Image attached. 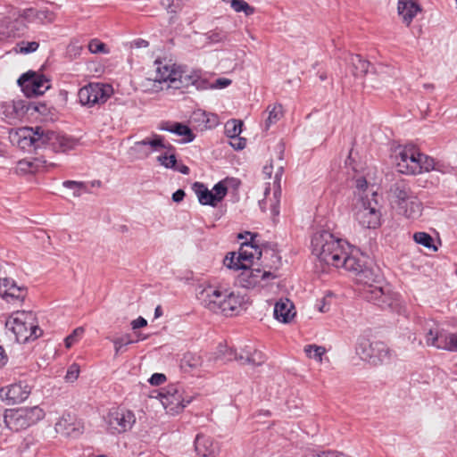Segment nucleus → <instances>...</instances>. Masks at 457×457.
Segmentation results:
<instances>
[{
    "label": "nucleus",
    "instance_id": "b1692460",
    "mask_svg": "<svg viewBox=\"0 0 457 457\" xmlns=\"http://www.w3.org/2000/svg\"><path fill=\"white\" fill-rule=\"evenodd\" d=\"M158 129L163 131H169L178 136L184 137L183 143H190L195 139V135L188 126L179 122L162 121Z\"/></svg>",
    "mask_w": 457,
    "mask_h": 457
},
{
    "label": "nucleus",
    "instance_id": "4c0bfd02",
    "mask_svg": "<svg viewBox=\"0 0 457 457\" xmlns=\"http://www.w3.org/2000/svg\"><path fill=\"white\" fill-rule=\"evenodd\" d=\"M223 263L230 270L241 271L248 265L247 263L243 262V261L237 262V253L235 252L228 253L223 260Z\"/></svg>",
    "mask_w": 457,
    "mask_h": 457
},
{
    "label": "nucleus",
    "instance_id": "cd10ccee",
    "mask_svg": "<svg viewBox=\"0 0 457 457\" xmlns=\"http://www.w3.org/2000/svg\"><path fill=\"white\" fill-rule=\"evenodd\" d=\"M46 161L42 158L23 159L18 162L16 172L21 174L36 173L46 168Z\"/></svg>",
    "mask_w": 457,
    "mask_h": 457
},
{
    "label": "nucleus",
    "instance_id": "338daca9",
    "mask_svg": "<svg viewBox=\"0 0 457 457\" xmlns=\"http://www.w3.org/2000/svg\"><path fill=\"white\" fill-rule=\"evenodd\" d=\"M315 457H344L341 454H338L336 452H322L319 454H317Z\"/></svg>",
    "mask_w": 457,
    "mask_h": 457
},
{
    "label": "nucleus",
    "instance_id": "c85d7f7f",
    "mask_svg": "<svg viewBox=\"0 0 457 457\" xmlns=\"http://www.w3.org/2000/svg\"><path fill=\"white\" fill-rule=\"evenodd\" d=\"M392 196L397 207L408 202L415 195L411 187L403 181L395 183L391 187Z\"/></svg>",
    "mask_w": 457,
    "mask_h": 457
},
{
    "label": "nucleus",
    "instance_id": "c03bdc74",
    "mask_svg": "<svg viewBox=\"0 0 457 457\" xmlns=\"http://www.w3.org/2000/svg\"><path fill=\"white\" fill-rule=\"evenodd\" d=\"M157 161L161 165L167 169H175V165L177 164V158L174 154V151H167L165 154L159 155L157 157Z\"/></svg>",
    "mask_w": 457,
    "mask_h": 457
},
{
    "label": "nucleus",
    "instance_id": "20e7f679",
    "mask_svg": "<svg viewBox=\"0 0 457 457\" xmlns=\"http://www.w3.org/2000/svg\"><path fill=\"white\" fill-rule=\"evenodd\" d=\"M158 395L166 411L172 415L180 413L196 397L192 389L180 383L168 385Z\"/></svg>",
    "mask_w": 457,
    "mask_h": 457
},
{
    "label": "nucleus",
    "instance_id": "c9c22d12",
    "mask_svg": "<svg viewBox=\"0 0 457 457\" xmlns=\"http://www.w3.org/2000/svg\"><path fill=\"white\" fill-rule=\"evenodd\" d=\"M114 346V353L115 356L123 353L126 351L125 346L135 343L134 340L131 339V336L129 334H125L119 337H114L111 339Z\"/></svg>",
    "mask_w": 457,
    "mask_h": 457
},
{
    "label": "nucleus",
    "instance_id": "f704fd0d",
    "mask_svg": "<svg viewBox=\"0 0 457 457\" xmlns=\"http://www.w3.org/2000/svg\"><path fill=\"white\" fill-rule=\"evenodd\" d=\"M202 363V357L196 353H186L181 360V367H188L192 370L201 367Z\"/></svg>",
    "mask_w": 457,
    "mask_h": 457
},
{
    "label": "nucleus",
    "instance_id": "603ef678",
    "mask_svg": "<svg viewBox=\"0 0 457 457\" xmlns=\"http://www.w3.org/2000/svg\"><path fill=\"white\" fill-rule=\"evenodd\" d=\"M79 375V366L77 363H72L67 370L65 380L67 382H74Z\"/></svg>",
    "mask_w": 457,
    "mask_h": 457
},
{
    "label": "nucleus",
    "instance_id": "8fccbe9b",
    "mask_svg": "<svg viewBox=\"0 0 457 457\" xmlns=\"http://www.w3.org/2000/svg\"><path fill=\"white\" fill-rule=\"evenodd\" d=\"M84 333V328L79 327L65 338V345L67 348L71 347Z\"/></svg>",
    "mask_w": 457,
    "mask_h": 457
},
{
    "label": "nucleus",
    "instance_id": "774afa93",
    "mask_svg": "<svg viewBox=\"0 0 457 457\" xmlns=\"http://www.w3.org/2000/svg\"><path fill=\"white\" fill-rule=\"evenodd\" d=\"M174 170H178L180 173L185 174V175H187L189 173V168L187 165H184V164H181V165H179V166L175 165V169Z\"/></svg>",
    "mask_w": 457,
    "mask_h": 457
},
{
    "label": "nucleus",
    "instance_id": "a878e982",
    "mask_svg": "<svg viewBox=\"0 0 457 457\" xmlns=\"http://www.w3.org/2000/svg\"><path fill=\"white\" fill-rule=\"evenodd\" d=\"M174 81V85H172L173 88H187L189 86H195L197 88L201 85L200 75L197 72H187L182 70H179V75H177L176 79H172Z\"/></svg>",
    "mask_w": 457,
    "mask_h": 457
},
{
    "label": "nucleus",
    "instance_id": "0e129e2a",
    "mask_svg": "<svg viewBox=\"0 0 457 457\" xmlns=\"http://www.w3.org/2000/svg\"><path fill=\"white\" fill-rule=\"evenodd\" d=\"M355 186L359 190H365L368 186L366 179L364 177L356 179Z\"/></svg>",
    "mask_w": 457,
    "mask_h": 457
},
{
    "label": "nucleus",
    "instance_id": "f3484780",
    "mask_svg": "<svg viewBox=\"0 0 457 457\" xmlns=\"http://www.w3.org/2000/svg\"><path fill=\"white\" fill-rule=\"evenodd\" d=\"M30 394V387L22 382L12 384L0 389V398L7 404H16L25 401Z\"/></svg>",
    "mask_w": 457,
    "mask_h": 457
},
{
    "label": "nucleus",
    "instance_id": "7c9ffc66",
    "mask_svg": "<svg viewBox=\"0 0 457 457\" xmlns=\"http://www.w3.org/2000/svg\"><path fill=\"white\" fill-rule=\"evenodd\" d=\"M295 316L294 304L288 299H281L274 307V317L284 323L289 322Z\"/></svg>",
    "mask_w": 457,
    "mask_h": 457
},
{
    "label": "nucleus",
    "instance_id": "1a4fd4ad",
    "mask_svg": "<svg viewBox=\"0 0 457 457\" xmlns=\"http://www.w3.org/2000/svg\"><path fill=\"white\" fill-rule=\"evenodd\" d=\"M261 268H253L248 265L237 275L236 283L243 288L253 289L266 286L276 275L270 270Z\"/></svg>",
    "mask_w": 457,
    "mask_h": 457
},
{
    "label": "nucleus",
    "instance_id": "a18cd8bd",
    "mask_svg": "<svg viewBox=\"0 0 457 457\" xmlns=\"http://www.w3.org/2000/svg\"><path fill=\"white\" fill-rule=\"evenodd\" d=\"M64 187L75 189L74 196H80L82 193H88V189L87 188V185L84 182H78L74 180H65L62 183Z\"/></svg>",
    "mask_w": 457,
    "mask_h": 457
},
{
    "label": "nucleus",
    "instance_id": "473e14b6",
    "mask_svg": "<svg viewBox=\"0 0 457 457\" xmlns=\"http://www.w3.org/2000/svg\"><path fill=\"white\" fill-rule=\"evenodd\" d=\"M268 114L264 121L265 129L268 130L272 125L276 124L284 114L283 106L280 104L269 105L265 111Z\"/></svg>",
    "mask_w": 457,
    "mask_h": 457
},
{
    "label": "nucleus",
    "instance_id": "6ab92c4d",
    "mask_svg": "<svg viewBox=\"0 0 457 457\" xmlns=\"http://www.w3.org/2000/svg\"><path fill=\"white\" fill-rule=\"evenodd\" d=\"M422 11L417 0H399L397 4L398 15L406 26H410L416 15Z\"/></svg>",
    "mask_w": 457,
    "mask_h": 457
},
{
    "label": "nucleus",
    "instance_id": "423d86ee",
    "mask_svg": "<svg viewBox=\"0 0 457 457\" xmlns=\"http://www.w3.org/2000/svg\"><path fill=\"white\" fill-rule=\"evenodd\" d=\"M356 353L362 361L372 365L383 364L390 361L392 357L391 350L383 342H370L364 337L357 339Z\"/></svg>",
    "mask_w": 457,
    "mask_h": 457
},
{
    "label": "nucleus",
    "instance_id": "f03ea898",
    "mask_svg": "<svg viewBox=\"0 0 457 457\" xmlns=\"http://www.w3.org/2000/svg\"><path fill=\"white\" fill-rule=\"evenodd\" d=\"M6 327L15 335L16 341L21 344L38 338L43 333L32 312H13L7 319Z\"/></svg>",
    "mask_w": 457,
    "mask_h": 457
},
{
    "label": "nucleus",
    "instance_id": "6e6552de",
    "mask_svg": "<svg viewBox=\"0 0 457 457\" xmlns=\"http://www.w3.org/2000/svg\"><path fill=\"white\" fill-rule=\"evenodd\" d=\"M46 131L41 127L36 129L23 127L11 135V140L21 149L31 151L45 146Z\"/></svg>",
    "mask_w": 457,
    "mask_h": 457
},
{
    "label": "nucleus",
    "instance_id": "412c9836",
    "mask_svg": "<svg viewBox=\"0 0 457 457\" xmlns=\"http://www.w3.org/2000/svg\"><path fill=\"white\" fill-rule=\"evenodd\" d=\"M195 448L198 455L202 457H213L220 452L218 443L210 436L197 435L195 440Z\"/></svg>",
    "mask_w": 457,
    "mask_h": 457
},
{
    "label": "nucleus",
    "instance_id": "5701e85b",
    "mask_svg": "<svg viewBox=\"0 0 457 457\" xmlns=\"http://www.w3.org/2000/svg\"><path fill=\"white\" fill-rule=\"evenodd\" d=\"M37 10L34 8H28L22 11L12 9L11 12V17L14 20V22L17 24L11 27V32L13 36H16L18 33L14 31V29L17 31L21 30V28L23 29L25 27L24 21H37Z\"/></svg>",
    "mask_w": 457,
    "mask_h": 457
},
{
    "label": "nucleus",
    "instance_id": "bf43d9fd",
    "mask_svg": "<svg viewBox=\"0 0 457 457\" xmlns=\"http://www.w3.org/2000/svg\"><path fill=\"white\" fill-rule=\"evenodd\" d=\"M166 377L162 373H154L149 378V383L153 386H159L164 383Z\"/></svg>",
    "mask_w": 457,
    "mask_h": 457
},
{
    "label": "nucleus",
    "instance_id": "6e6d98bb",
    "mask_svg": "<svg viewBox=\"0 0 457 457\" xmlns=\"http://www.w3.org/2000/svg\"><path fill=\"white\" fill-rule=\"evenodd\" d=\"M54 20V13L49 10H37V21L53 22Z\"/></svg>",
    "mask_w": 457,
    "mask_h": 457
},
{
    "label": "nucleus",
    "instance_id": "e433bc0d",
    "mask_svg": "<svg viewBox=\"0 0 457 457\" xmlns=\"http://www.w3.org/2000/svg\"><path fill=\"white\" fill-rule=\"evenodd\" d=\"M224 3L228 4L230 7L236 12H243L246 16L252 15L254 12V8L249 5L245 0H222Z\"/></svg>",
    "mask_w": 457,
    "mask_h": 457
},
{
    "label": "nucleus",
    "instance_id": "e2e57ef3",
    "mask_svg": "<svg viewBox=\"0 0 457 457\" xmlns=\"http://www.w3.org/2000/svg\"><path fill=\"white\" fill-rule=\"evenodd\" d=\"M231 84V80L226 78H221L216 79L215 83L213 84V87L215 88H224L227 87Z\"/></svg>",
    "mask_w": 457,
    "mask_h": 457
},
{
    "label": "nucleus",
    "instance_id": "69168bd1",
    "mask_svg": "<svg viewBox=\"0 0 457 457\" xmlns=\"http://www.w3.org/2000/svg\"><path fill=\"white\" fill-rule=\"evenodd\" d=\"M185 192L182 189H179L172 195V200L176 203H179L183 200Z\"/></svg>",
    "mask_w": 457,
    "mask_h": 457
},
{
    "label": "nucleus",
    "instance_id": "3c124183",
    "mask_svg": "<svg viewBox=\"0 0 457 457\" xmlns=\"http://www.w3.org/2000/svg\"><path fill=\"white\" fill-rule=\"evenodd\" d=\"M20 47L19 52L21 54H30L37 50L39 44L36 41L25 42L21 41L18 44Z\"/></svg>",
    "mask_w": 457,
    "mask_h": 457
},
{
    "label": "nucleus",
    "instance_id": "aec40b11",
    "mask_svg": "<svg viewBox=\"0 0 457 457\" xmlns=\"http://www.w3.org/2000/svg\"><path fill=\"white\" fill-rule=\"evenodd\" d=\"M83 427L70 414L63 415L55 424L57 433L66 436H77L82 433Z\"/></svg>",
    "mask_w": 457,
    "mask_h": 457
},
{
    "label": "nucleus",
    "instance_id": "79ce46f5",
    "mask_svg": "<svg viewBox=\"0 0 457 457\" xmlns=\"http://www.w3.org/2000/svg\"><path fill=\"white\" fill-rule=\"evenodd\" d=\"M438 349L457 352V334L450 333L443 335V341L438 345Z\"/></svg>",
    "mask_w": 457,
    "mask_h": 457
},
{
    "label": "nucleus",
    "instance_id": "052dcab7",
    "mask_svg": "<svg viewBox=\"0 0 457 457\" xmlns=\"http://www.w3.org/2000/svg\"><path fill=\"white\" fill-rule=\"evenodd\" d=\"M281 170H282V168H279L278 169V171L276 173V176H275V181H274V184L276 186V189L274 191V197L276 199L278 198V196L280 195L281 194V190H280V178H281ZM277 202H278V200H277Z\"/></svg>",
    "mask_w": 457,
    "mask_h": 457
},
{
    "label": "nucleus",
    "instance_id": "58836bf2",
    "mask_svg": "<svg viewBox=\"0 0 457 457\" xmlns=\"http://www.w3.org/2000/svg\"><path fill=\"white\" fill-rule=\"evenodd\" d=\"M26 295V288L17 284L9 288L6 295H1L7 302L22 301Z\"/></svg>",
    "mask_w": 457,
    "mask_h": 457
},
{
    "label": "nucleus",
    "instance_id": "c756f323",
    "mask_svg": "<svg viewBox=\"0 0 457 457\" xmlns=\"http://www.w3.org/2000/svg\"><path fill=\"white\" fill-rule=\"evenodd\" d=\"M223 302L222 314L228 316L237 313L243 305L245 303V297L239 294H235L228 290V296Z\"/></svg>",
    "mask_w": 457,
    "mask_h": 457
},
{
    "label": "nucleus",
    "instance_id": "5fc2aeb1",
    "mask_svg": "<svg viewBox=\"0 0 457 457\" xmlns=\"http://www.w3.org/2000/svg\"><path fill=\"white\" fill-rule=\"evenodd\" d=\"M88 49L93 54L105 52V45L98 39H92L88 44Z\"/></svg>",
    "mask_w": 457,
    "mask_h": 457
},
{
    "label": "nucleus",
    "instance_id": "4468645a",
    "mask_svg": "<svg viewBox=\"0 0 457 457\" xmlns=\"http://www.w3.org/2000/svg\"><path fill=\"white\" fill-rule=\"evenodd\" d=\"M106 423L111 432L124 433L133 428L136 423V416L132 411L115 408L109 411Z\"/></svg>",
    "mask_w": 457,
    "mask_h": 457
},
{
    "label": "nucleus",
    "instance_id": "864d4df0",
    "mask_svg": "<svg viewBox=\"0 0 457 457\" xmlns=\"http://www.w3.org/2000/svg\"><path fill=\"white\" fill-rule=\"evenodd\" d=\"M16 285V282L9 278H0V295H6L9 288Z\"/></svg>",
    "mask_w": 457,
    "mask_h": 457
},
{
    "label": "nucleus",
    "instance_id": "39448f33",
    "mask_svg": "<svg viewBox=\"0 0 457 457\" xmlns=\"http://www.w3.org/2000/svg\"><path fill=\"white\" fill-rule=\"evenodd\" d=\"M45 417V411L39 406L9 410L4 416L6 427L13 431H20L35 425Z\"/></svg>",
    "mask_w": 457,
    "mask_h": 457
},
{
    "label": "nucleus",
    "instance_id": "ddd939ff",
    "mask_svg": "<svg viewBox=\"0 0 457 457\" xmlns=\"http://www.w3.org/2000/svg\"><path fill=\"white\" fill-rule=\"evenodd\" d=\"M18 84L28 97L41 96L50 87L49 80L35 71L22 74L18 79Z\"/></svg>",
    "mask_w": 457,
    "mask_h": 457
},
{
    "label": "nucleus",
    "instance_id": "f8f14e48",
    "mask_svg": "<svg viewBox=\"0 0 457 457\" xmlns=\"http://www.w3.org/2000/svg\"><path fill=\"white\" fill-rule=\"evenodd\" d=\"M155 74L153 78H148V81L154 82V91H159L162 89V84H167V87H172L174 85L173 79L179 75V68H176L171 61L167 60H156L154 62Z\"/></svg>",
    "mask_w": 457,
    "mask_h": 457
},
{
    "label": "nucleus",
    "instance_id": "0eeeda50",
    "mask_svg": "<svg viewBox=\"0 0 457 457\" xmlns=\"http://www.w3.org/2000/svg\"><path fill=\"white\" fill-rule=\"evenodd\" d=\"M246 236L250 237V242H245L242 244L240 250L237 253V262L243 261V262H252L254 258L260 259L263 257L266 259L268 256L271 258L270 263L266 264V267L270 269H278L280 265V256L273 249L264 248L259 250L258 246L254 244L253 235L250 232L245 233Z\"/></svg>",
    "mask_w": 457,
    "mask_h": 457
},
{
    "label": "nucleus",
    "instance_id": "72a5a7b5",
    "mask_svg": "<svg viewBox=\"0 0 457 457\" xmlns=\"http://www.w3.org/2000/svg\"><path fill=\"white\" fill-rule=\"evenodd\" d=\"M349 63L353 76H362L367 73L370 62L361 57L359 54L351 55Z\"/></svg>",
    "mask_w": 457,
    "mask_h": 457
},
{
    "label": "nucleus",
    "instance_id": "f257e3e1",
    "mask_svg": "<svg viewBox=\"0 0 457 457\" xmlns=\"http://www.w3.org/2000/svg\"><path fill=\"white\" fill-rule=\"evenodd\" d=\"M312 253L327 265L344 268L355 276L358 284L363 285L362 296L369 302L382 306L386 303L381 287L373 286L376 276L367 266L368 257L356 249L350 250L349 244L336 237L327 230L316 232L312 238Z\"/></svg>",
    "mask_w": 457,
    "mask_h": 457
},
{
    "label": "nucleus",
    "instance_id": "2f4dec72",
    "mask_svg": "<svg viewBox=\"0 0 457 457\" xmlns=\"http://www.w3.org/2000/svg\"><path fill=\"white\" fill-rule=\"evenodd\" d=\"M193 189L201 204L211 206H216L218 204L215 200V196L213 195V192L209 190L203 183H194Z\"/></svg>",
    "mask_w": 457,
    "mask_h": 457
},
{
    "label": "nucleus",
    "instance_id": "a19ab883",
    "mask_svg": "<svg viewBox=\"0 0 457 457\" xmlns=\"http://www.w3.org/2000/svg\"><path fill=\"white\" fill-rule=\"evenodd\" d=\"M304 353L309 358L321 362L322 356L325 354L326 349L321 345H307L304 346Z\"/></svg>",
    "mask_w": 457,
    "mask_h": 457
},
{
    "label": "nucleus",
    "instance_id": "09e8293b",
    "mask_svg": "<svg viewBox=\"0 0 457 457\" xmlns=\"http://www.w3.org/2000/svg\"><path fill=\"white\" fill-rule=\"evenodd\" d=\"M443 341V335L430 329L426 335V342L428 345H432L438 348V345Z\"/></svg>",
    "mask_w": 457,
    "mask_h": 457
},
{
    "label": "nucleus",
    "instance_id": "680f3d73",
    "mask_svg": "<svg viewBox=\"0 0 457 457\" xmlns=\"http://www.w3.org/2000/svg\"><path fill=\"white\" fill-rule=\"evenodd\" d=\"M147 325V321L143 317H138L137 319L131 321V327L133 329H137Z\"/></svg>",
    "mask_w": 457,
    "mask_h": 457
},
{
    "label": "nucleus",
    "instance_id": "de8ad7c7",
    "mask_svg": "<svg viewBox=\"0 0 457 457\" xmlns=\"http://www.w3.org/2000/svg\"><path fill=\"white\" fill-rule=\"evenodd\" d=\"M212 191L213 192L217 204H219L226 196L228 189L224 182L220 181L214 185Z\"/></svg>",
    "mask_w": 457,
    "mask_h": 457
},
{
    "label": "nucleus",
    "instance_id": "4d7b16f0",
    "mask_svg": "<svg viewBox=\"0 0 457 457\" xmlns=\"http://www.w3.org/2000/svg\"><path fill=\"white\" fill-rule=\"evenodd\" d=\"M229 145L235 150H242L246 145V140L244 137H237L230 138Z\"/></svg>",
    "mask_w": 457,
    "mask_h": 457
},
{
    "label": "nucleus",
    "instance_id": "49530a36",
    "mask_svg": "<svg viewBox=\"0 0 457 457\" xmlns=\"http://www.w3.org/2000/svg\"><path fill=\"white\" fill-rule=\"evenodd\" d=\"M161 5L171 14H176L182 8L180 0H161Z\"/></svg>",
    "mask_w": 457,
    "mask_h": 457
},
{
    "label": "nucleus",
    "instance_id": "13d9d810",
    "mask_svg": "<svg viewBox=\"0 0 457 457\" xmlns=\"http://www.w3.org/2000/svg\"><path fill=\"white\" fill-rule=\"evenodd\" d=\"M226 37H227L226 33H224L223 31H218V30L211 31L208 36V38L210 39V41L213 42V43H218V42L223 41L224 39H226Z\"/></svg>",
    "mask_w": 457,
    "mask_h": 457
},
{
    "label": "nucleus",
    "instance_id": "393cba45",
    "mask_svg": "<svg viewBox=\"0 0 457 457\" xmlns=\"http://www.w3.org/2000/svg\"><path fill=\"white\" fill-rule=\"evenodd\" d=\"M235 359L242 364L260 366L264 363L266 358L262 352L246 346L240 354L235 353Z\"/></svg>",
    "mask_w": 457,
    "mask_h": 457
},
{
    "label": "nucleus",
    "instance_id": "bb28decb",
    "mask_svg": "<svg viewBox=\"0 0 457 457\" xmlns=\"http://www.w3.org/2000/svg\"><path fill=\"white\" fill-rule=\"evenodd\" d=\"M398 210L405 218L414 220L421 216L423 206L422 203L414 195L408 202L399 206Z\"/></svg>",
    "mask_w": 457,
    "mask_h": 457
},
{
    "label": "nucleus",
    "instance_id": "a211bd4d",
    "mask_svg": "<svg viewBox=\"0 0 457 457\" xmlns=\"http://www.w3.org/2000/svg\"><path fill=\"white\" fill-rule=\"evenodd\" d=\"M76 145L77 140L71 137L51 130L46 131L45 146L49 145L54 152H66L73 149Z\"/></svg>",
    "mask_w": 457,
    "mask_h": 457
},
{
    "label": "nucleus",
    "instance_id": "dca6fc26",
    "mask_svg": "<svg viewBox=\"0 0 457 457\" xmlns=\"http://www.w3.org/2000/svg\"><path fill=\"white\" fill-rule=\"evenodd\" d=\"M132 150L140 153L145 157L149 156L154 152H159L162 149L175 151V148L170 143H166L164 137L161 135L153 133L140 141L135 142L131 148Z\"/></svg>",
    "mask_w": 457,
    "mask_h": 457
},
{
    "label": "nucleus",
    "instance_id": "37998d69",
    "mask_svg": "<svg viewBox=\"0 0 457 457\" xmlns=\"http://www.w3.org/2000/svg\"><path fill=\"white\" fill-rule=\"evenodd\" d=\"M413 240L426 248L433 249L434 251H436L437 248L433 245V238L432 237L426 233V232H416L413 234Z\"/></svg>",
    "mask_w": 457,
    "mask_h": 457
},
{
    "label": "nucleus",
    "instance_id": "2eb2a0df",
    "mask_svg": "<svg viewBox=\"0 0 457 457\" xmlns=\"http://www.w3.org/2000/svg\"><path fill=\"white\" fill-rule=\"evenodd\" d=\"M381 213L377 208V203L361 201L355 212V219L365 228H376L380 225Z\"/></svg>",
    "mask_w": 457,
    "mask_h": 457
},
{
    "label": "nucleus",
    "instance_id": "9b49d317",
    "mask_svg": "<svg viewBox=\"0 0 457 457\" xmlns=\"http://www.w3.org/2000/svg\"><path fill=\"white\" fill-rule=\"evenodd\" d=\"M228 296V289L214 285L205 287L197 294V297L202 304L216 313H222L223 302H225Z\"/></svg>",
    "mask_w": 457,
    "mask_h": 457
},
{
    "label": "nucleus",
    "instance_id": "4be33fe9",
    "mask_svg": "<svg viewBox=\"0 0 457 457\" xmlns=\"http://www.w3.org/2000/svg\"><path fill=\"white\" fill-rule=\"evenodd\" d=\"M28 111L25 103L21 100L5 102L0 104V112L9 121L21 119Z\"/></svg>",
    "mask_w": 457,
    "mask_h": 457
},
{
    "label": "nucleus",
    "instance_id": "7ed1b4c3",
    "mask_svg": "<svg viewBox=\"0 0 457 457\" xmlns=\"http://www.w3.org/2000/svg\"><path fill=\"white\" fill-rule=\"evenodd\" d=\"M398 171L403 174L415 175L429 171L435 167L433 158L420 154L413 145L403 147L396 156Z\"/></svg>",
    "mask_w": 457,
    "mask_h": 457
},
{
    "label": "nucleus",
    "instance_id": "ea45409f",
    "mask_svg": "<svg viewBox=\"0 0 457 457\" xmlns=\"http://www.w3.org/2000/svg\"><path fill=\"white\" fill-rule=\"evenodd\" d=\"M243 122L238 120H228L225 124V134L228 137H237L242 132Z\"/></svg>",
    "mask_w": 457,
    "mask_h": 457
},
{
    "label": "nucleus",
    "instance_id": "9d476101",
    "mask_svg": "<svg viewBox=\"0 0 457 457\" xmlns=\"http://www.w3.org/2000/svg\"><path fill=\"white\" fill-rule=\"evenodd\" d=\"M112 94V87L108 84L89 83L79 89L78 96L81 104L92 106L105 103Z\"/></svg>",
    "mask_w": 457,
    "mask_h": 457
}]
</instances>
